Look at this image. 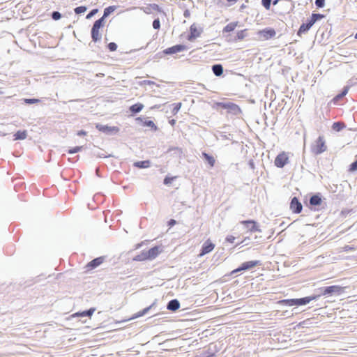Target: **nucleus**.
Masks as SVG:
<instances>
[{"label": "nucleus", "mask_w": 357, "mask_h": 357, "mask_svg": "<svg viewBox=\"0 0 357 357\" xmlns=\"http://www.w3.org/2000/svg\"><path fill=\"white\" fill-rule=\"evenodd\" d=\"M345 287L339 285H332L320 288L321 296H340L344 292Z\"/></svg>", "instance_id": "f257e3e1"}, {"label": "nucleus", "mask_w": 357, "mask_h": 357, "mask_svg": "<svg viewBox=\"0 0 357 357\" xmlns=\"http://www.w3.org/2000/svg\"><path fill=\"white\" fill-rule=\"evenodd\" d=\"M322 202L321 197L319 194H315L310 197L309 203L312 206H318L321 205Z\"/></svg>", "instance_id": "6ab92c4d"}, {"label": "nucleus", "mask_w": 357, "mask_h": 357, "mask_svg": "<svg viewBox=\"0 0 357 357\" xmlns=\"http://www.w3.org/2000/svg\"><path fill=\"white\" fill-rule=\"evenodd\" d=\"M325 17V15L320 13H312L310 17V20L313 24L318 20H320Z\"/></svg>", "instance_id": "c756f323"}, {"label": "nucleus", "mask_w": 357, "mask_h": 357, "mask_svg": "<svg viewBox=\"0 0 357 357\" xmlns=\"http://www.w3.org/2000/svg\"><path fill=\"white\" fill-rule=\"evenodd\" d=\"M169 123L173 126L176 124V120L175 119H172L169 121Z\"/></svg>", "instance_id": "bf43d9fd"}, {"label": "nucleus", "mask_w": 357, "mask_h": 357, "mask_svg": "<svg viewBox=\"0 0 357 357\" xmlns=\"http://www.w3.org/2000/svg\"><path fill=\"white\" fill-rule=\"evenodd\" d=\"M224 139H229L230 138L229 137H227V135H222V136Z\"/></svg>", "instance_id": "680f3d73"}, {"label": "nucleus", "mask_w": 357, "mask_h": 357, "mask_svg": "<svg viewBox=\"0 0 357 357\" xmlns=\"http://www.w3.org/2000/svg\"><path fill=\"white\" fill-rule=\"evenodd\" d=\"M343 98L342 95L340 93L337 95H336L332 100V102H333L334 104H336L340 100H341Z\"/></svg>", "instance_id": "de8ad7c7"}, {"label": "nucleus", "mask_w": 357, "mask_h": 357, "mask_svg": "<svg viewBox=\"0 0 357 357\" xmlns=\"http://www.w3.org/2000/svg\"><path fill=\"white\" fill-rule=\"evenodd\" d=\"M180 307V303L177 299L169 301L167 305V309L172 312H175Z\"/></svg>", "instance_id": "a211bd4d"}, {"label": "nucleus", "mask_w": 357, "mask_h": 357, "mask_svg": "<svg viewBox=\"0 0 357 357\" xmlns=\"http://www.w3.org/2000/svg\"><path fill=\"white\" fill-rule=\"evenodd\" d=\"M149 260L155 259L161 252V249L159 246H154L146 251Z\"/></svg>", "instance_id": "dca6fc26"}, {"label": "nucleus", "mask_w": 357, "mask_h": 357, "mask_svg": "<svg viewBox=\"0 0 357 357\" xmlns=\"http://www.w3.org/2000/svg\"><path fill=\"white\" fill-rule=\"evenodd\" d=\"M212 71L215 76H220L223 74V67L221 64H214L212 66Z\"/></svg>", "instance_id": "5701e85b"}, {"label": "nucleus", "mask_w": 357, "mask_h": 357, "mask_svg": "<svg viewBox=\"0 0 357 357\" xmlns=\"http://www.w3.org/2000/svg\"><path fill=\"white\" fill-rule=\"evenodd\" d=\"M235 237L233 236H227L226 238V241L229 243H234Z\"/></svg>", "instance_id": "3c124183"}, {"label": "nucleus", "mask_w": 357, "mask_h": 357, "mask_svg": "<svg viewBox=\"0 0 357 357\" xmlns=\"http://www.w3.org/2000/svg\"><path fill=\"white\" fill-rule=\"evenodd\" d=\"M95 310H96V308L91 307V308L84 310L82 312H77L76 314V315L78 317H91L93 314Z\"/></svg>", "instance_id": "c85d7f7f"}, {"label": "nucleus", "mask_w": 357, "mask_h": 357, "mask_svg": "<svg viewBox=\"0 0 357 357\" xmlns=\"http://www.w3.org/2000/svg\"><path fill=\"white\" fill-rule=\"evenodd\" d=\"M311 151L314 155H320L327 150V146L324 136H319L310 147Z\"/></svg>", "instance_id": "f03ea898"}, {"label": "nucleus", "mask_w": 357, "mask_h": 357, "mask_svg": "<svg viewBox=\"0 0 357 357\" xmlns=\"http://www.w3.org/2000/svg\"><path fill=\"white\" fill-rule=\"evenodd\" d=\"M348 91H349V87L348 86H344L340 93L344 97V96H345L347 95V93H348Z\"/></svg>", "instance_id": "864d4df0"}, {"label": "nucleus", "mask_w": 357, "mask_h": 357, "mask_svg": "<svg viewBox=\"0 0 357 357\" xmlns=\"http://www.w3.org/2000/svg\"><path fill=\"white\" fill-rule=\"evenodd\" d=\"M103 20H97L94 22L91 30V36L92 41L97 43L101 40L102 35L100 33V29L104 26Z\"/></svg>", "instance_id": "7ed1b4c3"}, {"label": "nucleus", "mask_w": 357, "mask_h": 357, "mask_svg": "<svg viewBox=\"0 0 357 357\" xmlns=\"http://www.w3.org/2000/svg\"><path fill=\"white\" fill-rule=\"evenodd\" d=\"M151 6L153 8V10H156L158 12L161 11V8L158 4L153 3V4H151Z\"/></svg>", "instance_id": "8fccbe9b"}, {"label": "nucleus", "mask_w": 357, "mask_h": 357, "mask_svg": "<svg viewBox=\"0 0 357 357\" xmlns=\"http://www.w3.org/2000/svg\"><path fill=\"white\" fill-rule=\"evenodd\" d=\"M280 1V0H274V1H273V5H276V4L278 3V1Z\"/></svg>", "instance_id": "052dcab7"}, {"label": "nucleus", "mask_w": 357, "mask_h": 357, "mask_svg": "<svg viewBox=\"0 0 357 357\" xmlns=\"http://www.w3.org/2000/svg\"><path fill=\"white\" fill-rule=\"evenodd\" d=\"M202 157L208 162V164L209 165V166L211 167H214L215 163V160L213 156L209 155L208 153H207L206 152H202Z\"/></svg>", "instance_id": "aec40b11"}, {"label": "nucleus", "mask_w": 357, "mask_h": 357, "mask_svg": "<svg viewBox=\"0 0 357 357\" xmlns=\"http://www.w3.org/2000/svg\"><path fill=\"white\" fill-rule=\"evenodd\" d=\"M320 297V295H313L310 296H306L303 298H296V305H305L307 303H309L310 301L317 300L318 298Z\"/></svg>", "instance_id": "4468645a"}, {"label": "nucleus", "mask_w": 357, "mask_h": 357, "mask_svg": "<svg viewBox=\"0 0 357 357\" xmlns=\"http://www.w3.org/2000/svg\"><path fill=\"white\" fill-rule=\"evenodd\" d=\"M281 302L288 306L296 305V298L285 299V300H282Z\"/></svg>", "instance_id": "c9c22d12"}, {"label": "nucleus", "mask_w": 357, "mask_h": 357, "mask_svg": "<svg viewBox=\"0 0 357 357\" xmlns=\"http://www.w3.org/2000/svg\"><path fill=\"white\" fill-rule=\"evenodd\" d=\"M82 149H83L82 146H75L73 149H68V153L69 154H74V153H76L77 152H79L80 151L82 150Z\"/></svg>", "instance_id": "4c0bfd02"}, {"label": "nucleus", "mask_w": 357, "mask_h": 357, "mask_svg": "<svg viewBox=\"0 0 357 357\" xmlns=\"http://www.w3.org/2000/svg\"><path fill=\"white\" fill-rule=\"evenodd\" d=\"M289 162V157L285 152L279 153L274 161L275 165L278 168L284 167Z\"/></svg>", "instance_id": "423d86ee"}, {"label": "nucleus", "mask_w": 357, "mask_h": 357, "mask_svg": "<svg viewBox=\"0 0 357 357\" xmlns=\"http://www.w3.org/2000/svg\"><path fill=\"white\" fill-rule=\"evenodd\" d=\"M354 38H355L356 39H357V33L355 34Z\"/></svg>", "instance_id": "0e129e2a"}, {"label": "nucleus", "mask_w": 357, "mask_h": 357, "mask_svg": "<svg viewBox=\"0 0 357 357\" xmlns=\"http://www.w3.org/2000/svg\"><path fill=\"white\" fill-rule=\"evenodd\" d=\"M314 3L317 8H324L325 6V0H315Z\"/></svg>", "instance_id": "c03bdc74"}, {"label": "nucleus", "mask_w": 357, "mask_h": 357, "mask_svg": "<svg viewBox=\"0 0 357 357\" xmlns=\"http://www.w3.org/2000/svg\"><path fill=\"white\" fill-rule=\"evenodd\" d=\"M190 33L188 37V40L190 41H192L195 40V38L200 36L202 32L203 31L202 28H200L199 29H197L195 24H192L190 27Z\"/></svg>", "instance_id": "9b49d317"}, {"label": "nucleus", "mask_w": 357, "mask_h": 357, "mask_svg": "<svg viewBox=\"0 0 357 357\" xmlns=\"http://www.w3.org/2000/svg\"><path fill=\"white\" fill-rule=\"evenodd\" d=\"M187 49V46L185 45L178 44L164 50L163 53L165 54H173L186 50Z\"/></svg>", "instance_id": "0eeeda50"}, {"label": "nucleus", "mask_w": 357, "mask_h": 357, "mask_svg": "<svg viewBox=\"0 0 357 357\" xmlns=\"http://www.w3.org/2000/svg\"><path fill=\"white\" fill-rule=\"evenodd\" d=\"M247 36V29L241 30L237 32L235 40H241Z\"/></svg>", "instance_id": "7c9ffc66"}, {"label": "nucleus", "mask_w": 357, "mask_h": 357, "mask_svg": "<svg viewBox=\"0 0 357 357\" xmlns=\"http://www.w3.org/2000/svg\"><path fill=\"white\" fill-rule=\"evenodd\" d=\"M332 127H333V130H335L336 131H340L345 127V125L344 123H342V122H335V123H333Z\"/></svg>", "instance_id": "2f4dec72"}, {"label": "nucleus", "mask_w": 357, "mask_h": 357, "mask_svg": "<svg viewBox=\"0 0 357 357\" xmlns=\"http://www.w3.org/2000/svg\"><path fill=\"white\" fill-rule=\"evenodd\" d=\"M98 12V8H94V9H92L86 15V19H90L92 17H93Z\"/></svg>", "instance_id": "37998d69"}, {"label": "nucleus", "mask_w": 357, "mask_h": 357, "mask_svg": "<svg viewBox=\"0 0 357 357\" xmlns=\"http://www.w3.org/2000/svg\"><path fill=\"white\" fill-rule=\"evenodd\" d=\"M27 132L26 130H18L14 135L15 140H22L26 138Z\"/></svg>", "instance_id": "a878e982"}, {"label": "nucleus", "mask_w": 357, "mask_h": 357, "mask_svg": "<svg viewBox=\"0 0 357 357\" xmlns=\"http://www.w3.org/2000/svg\"><path fill=\"white\" fill-rule=\"evenodd\" d=\"M143 108H144V105L138 102V103L131 105L130 107V111L132 114H137V113H139V112H141Z\"/></svg>", "instance_id": "393cba45"}, {"label": "nucleus", "mask_w": 357, "mask_h": 357, "mask_svg": "<svg viewBox=\"0 0 357 357\" xmlns=\"http://www.w3.org/2000/svg\"><path fill=\"white\" fill-rule=\"evenodd\" d=\"M241 224L244 225L246 228L250 231L251 232L258 231L261 232V229H259L257 222L252 220H243L241 222Z\"/></svg>", "instance_id": "1a4fd4ad"}, {"label": "nucleus", "mask_w": 357, "mask_h": 357, "mask_svg": "<svg viewBox=\"0 0 357 357\" xmlns=\"http://www.w3.org/2000/svg\"><path fill=\"white\" fill-rule=\"evenodd\" d=\"M181 105H182L181 102H177V103L172 104L173 109L172 110V113L174 115L176 114L178 112V111L180 110Z\"/></svg>", "instance_id": "72a5a7b5"}, {"label": "nucleus", "mask_w": 357, "mask_h": 357, "mask_svg": "<svg viewBox=\"0 0 357 357\" xmlns=\"http://www.w3.org/2000/svg\"><path fill=\"white\" fill-rule=\"evenodd\" d=\"M86 135V132L82 130H79L77 132V135L78 136H84Z\"/></svg>", "instance_id": "6e6d98bb"}, {"label": "nucleus", "mask_w": 357, "mask_h": 357, "mask_svg": "<svg viewBox=\"0 0 357 357\" xmlns=\"http://www.w3.org/2000/svg\"><path fill=\"white\" fill-rule=\"evenodd\" d=\"M153 28L154 29H159L160 27V20L158 18L157 19H155L153 22Z\"/></svg>", "instance_id": "a19ab883"}, {"label": "nucleus", "mask_w": 357, "mask_h": 357, "mask_svg": "<svg viewBox=\"0 0 357 357\" xmlns=\"http://www.w3.org/2000/svg\"><path fill=\"white\" fill-rule=\"evenodd\" d=\"M357 170V159L353 162L349 166L350 172H355Z\"/></svg>", "instance_id": "a18cd8bd"}, {"label": "nucleus", "mask_w": 357, "mask_h": 357, "mask_svg": "<svg viewBox=\"0 0 357 357\" xmlns=\"http://www.w3.org/2000/svg\"><path fill=\"white\" fill-rule=\"evenodd\" d=\"M105 260V257H99L97 258L93 259L91 260L89 263L87 264L86 267L89 270L94 269L99 266L101 264L103 263Z\"/></svg>", "instance_id": "2eb2a0df"}, {"label": "nucleus", "mask_w": 357, "mask_h": 357, "mask_svg": "<svg viewBox=\"0 0 357 357\" xmlns=\"http://www.w3.org/2000/svg\"><path fill=\"white\" fill-rule=\"evenodd\" d=\"M348 91H349V87L348 86H344L340 93L344 97V96H345L347 95V93H348Z\"/></svg>", "instance_id": "603ef678"}, {"label": "nucleus", "mask_w": 357, "mask_h": 357, "mask_svg": "<svg viewBox=\"0 0 357 357\" xmlns=\"http://www.w3.org/2000/svg\"><path fill=\"white\" fill-rule=\"evenodd\" d=\"M96 128L99 131L109 135L116 134L119 131V128L117 126H109L107 125H102L100 123L96 124Z\"/></svg>", "instance_id": "39448f33"}, {"label": "nucleus", "mask_w": 357, "mask_h": 357, "mask_svg": "<svg viewBox=\"0 0 357 357\" xmlns=\"http://www.w3.org/2000/svg\"><path fill=\"white\" fill-rule=\"evenodd\" d=\"M176 224V221L174 219H170L168 222H167V225L169 227H173L174 225H175Z\"/></svg>", "instance_id": "5fc2aeb1"}, {"label": "nucleus", "mask_w": 357, "mask_h": 357, "mask_svg": "<svg viewBox=\"0 0 357 357\" xmlns=\"http://www.w3.org/2000/svg\"><path fill=\"white\" fill-rule=\"evenodd\" d=\"M245 6L243 4L241 7V8H244Z\"/></svg>", "instance_id": "e2e57ef3"}, {"label": "nucleus", "mask_w": 357, "mask_h": 357, "mask_svg": "<svg viewBox=\"0 0 357 357\" xmlns=\"http://www.w3.org/2000/svg\"><path fill=\"white\" fill-rule=\"evenodd\" d=\"M241 271H238V268H236V269L233 270V271L230 273V275H234V273H238V272H241Z\"/></svg>", "instance_id": "13d9d810"}, {"label": "nucleus", "mask_w": 357, "mask_h": 357, "mask_svg": "<svg viewBox=\"0 0 357 357\" xmlns=\"http://www.w3.org/2000/svg\"><path fill=\"white\" fill-rule=\"evenodd\" d=\"M313 23L311 22L310 19V20H307L306 22L305 23H303L298 31V33L297 34L298 36H301L302 33H307L310 29L313 26Z\"/></svg>", "instance_id": "f3484780"}, {"label": "nucleus", "mask_w": 357, "mask_h": 357, "mask_svg": "<svg viewBox=\"0 0 357 357\" xmlns=\"http://www.w3.org/2000/svg\"><path fill=\"white\" fill-rule=\"evenodd\" d=\"M214 243H213L210 240H207L202 245L199 255L203 256L211 252L214 249Z\"/></svg>", "instance_id": "ddd939ff"}, {"label": "nucleus", "mask_w": 357, "mask_h": 357, "mask_svg": "<svg viewBox=\"0 0 357 357\" xmlns=\"http://www.w3.org/2000/svg\"><path fill=\"white\" fill-rule=\"evenodd\" d=\"M141 84L153 85V84H156L153 81L146 79V80H143L141 82Z\"/></svg>", "instance_id": "09e8293b"}, {"label": "nucleus", "mask_w": 357, "mask_h": 357, "mask_svg": "<svg viewBox=\"0 0 357 357\" xmlns=\"http://www.w3.org/2000/svg\"><path fill=\"white\" fill-rule=\"evenodd\" d=\"M261 265L259 260L249 261L243 262L238 268V271H247L257 266Z\"/></svg>", "instance_id": "f8f14e48"}, {"label": "nucleus", "mask_w": 357, "mask_h": 357, "mask_svg": "<svg viewBox=\"0 0 357 357\" xmlns=\"http://www.w3.org/2000/svg\"><path fill=\"white\" fill-rule=\"evenodd\" d=\"M290 208L294 213H300L302 211L303 206L296 197H294L290 202Z\"/></svg>", "instance_id": "9d476101"}, {"label": "nucleus", "mask_w": 357, "mask_h": 357, "mask_svg": "<svg viewBox=\"0 0 357 357\" xmlns=\"http://www.w3.org/2000/svg\"><path fill=\"white\" fill-rule=\"evenodd\" d=\"M151 165L150 160H142L134 162L133 166L139 169H145L149 167Z\"/></svg>", "instance_id": "4be33fe9"}, {"label": "nucleus", "mask_w": 357, "mask_h": 357, "mask_svg": "<svg viewBox=\"0 0 357 357\" xmlns=\"http://www.w3.org/2000/svg\"><path fill=\"white\" fill-rule=\"evenodd\" d=\"M144 126L150 127V128H153L154 130H157V129H158V128L155 126V124L154 123V122L151 120H145L144 122Z\"/></svg>", "instance_id": "f704fd0d"}, {"label": "nucleus", "mask_w": 357, "mask_h": 357, "mask_svg": "<svg viewBox=\"0 0 357 357\" xmlns=\"http://www.w3.org/2000/svg\"><path fill=\"white\" fill-rule=\"evenodd\" d=\"M261 4L266 10H269L271 8V0H261Z\"/></svg>", "instance_id": "ea45409f"}, {"label": "nucleus", "mask_w": 357, "mask_h": 357, "mask_svg": "<svg viewBox=\"0 0 357 357\" xmlns=\"http://www.w3.org/2000/svg\"><path fill=\"white\" fill-rule=\"evenodd\" d=\"M116 9V7L114 6H110L105 8L103 15L99 20H103V22L105 23V19L108 17L112 13H113Z\"/></svg>", "instance_id": "b1692460"}, {"label": "nucleus", "mask_w": 357, "mask_h": 357, "mask_svg": "<svg viewBox=\"0 0 357 357\" xmlns=\"http://www.w3.org/2000/svg\"><path fill=\"white\" fill-rule=\"evenodd\" d=\"M238 23V22H231V23L227 24L224 27L222 32L228 33V32L233 31L235 29V28L237 26Z\"/></svg>", "instance_id": "bb28decb"}, {"label": "nucleus", "mask_w": 357, "mask_h": 357, "mask_svg": "<svg viewBox=\"0 0 357 357\" xmlns=\"http://www.w3.org/2000/svg\"><path fill=\"white\" fill-rule=\"evenodd\" d=\"M174 177H169V176H166L165 178H164V181H163V183L165 185H170L172 182V181L174 180Z\"/></svg>", "instance_id": "49530a36"}, {"label": "nucleus", "mask_w": 357, "mask_h": 357, "mask_svg": "<svg viewBox=\"0 0 357 357\" xmlns=\"http://www.w3.org/2000/svg\"><path fill=\"white\" fill-rule=\"evenodd\" d=\"M22 100L24 103L28 105L38 103L40 101L37 98H24Z\"/></svg>", "instance_id": "e433bc0d"}, {"label": "nucleus", "mask_w": 357, "mask_h": 357, "mask_svg": "<svg viewBox=\"0 0 357 357\" xmlns=\"http://www.w3.org/2000/svg\"><path fill=\"white\" fill-rule=\"evenodd\" d=\"M86 10H87L86 6H81L76 7L74 9V12L76 15H79V14H82V13H84V12H86Z\"/></svg>", "instance_id": "473e14b6"}, {"label": "nucleus", "mask_w": 357, "mask_h": 357, "mask_svg": "<svg viewBox=\"0 0 357 357\" xmlns=\"http://www.w3.org/2000/svg\"><path fill=\"white\" fill-rule=\"evenodd\" d=\"M107 47L109 50V51L114 52L116 50L117 45L114 42H111L107 45Z\"/></svg>", "instance_id": "79ce46f5"}, {"label": "nucleus", "mask_w": 357, "mask_h": 357, "mask_svg": "<svg viewBox=\"0 0 357 357\" xmlns=\"http://www.w3.org/2000/svg\"><path fill=\"white\" fill-rule=\"evenodd\" d=\"M133 260L137 261H145V260H149L146 251L144 250L140 254L136 255L133 258Z\"/></svg>", "instance_id": "cd10ccee"}, {"label": "nucleus", "mask_w": 357, "mask_h": 357, "mask_svg": "<svg viewBox=\"0 0 357 357\" xmlns=\"http://www.w3.org/2000/svg\"><path fill=\"white\" fill-rule=\"evenodd\" d=\"M258 35L265 40H268L273 38L276 35V32L273 28H265L259 31Z\"/></svg>", "instance_id": "6e6552de"}, {"label": "nucleus", "mask_w": 357, "mask_h": 357, "mask_svg": "<svg viewBox=\"0 0 357 357\" xmlns=\"http://www.w3.org/2000/svg\"><path fill=\"white\" fill-rule=\"evenodd\" d=\"M183 15H184L185 17H190V12H189V10H185L184 11Z\"/></svg>", "instance_id": "4d7b16f0"}, {"label": "nucleus", "mask_w": 357, "mask_h": 357, "mask_svg": "<svg viewBox=\"0 0 357 357\" xmlns=\"http://www.w3.org/2000/svg\"><path fill=\"white\" fill-rule=\"evenodd\" d=\"M155 301H154L151 305L148 306L147 307H145L144 310L138 312L137 313H136L132 318L131 319H135V318H138V317H142L144 316V314H146V313H148V312L155 305Z\"/></svg>", "instance_id": "412c9836"}, {"label": "nucleus", "mask_w": 357, "mask_h": 357, "mask_svg": "<svg viewBox=\"0 0 357 357\" xmlns=\"http://www.w3.org/2000/svg\"><path fill=\"white\" fill-rule=\"evenodd\" d=\"M217 105L222 109H227L229 112L234 115L238 114L241 112V108L238 107V105L231 102H217Z\"/></svg>", "instance_id": "20e7f679"}, {"label": "nucleus", "mask_w": 357, "mask_h": 357, "mask_svg": "<svg viewBox=\"0 0 357 357\" xmlns=\"http://www.w3.org/2000/svg\"><path fill=\"white\" fill-rule=\"evenodd\" d=\"M51 17L54 20H59L61 18V14L59 11H53Z\"/></svg>", "instance_id": "58836bf2"}]
</instances>
